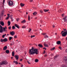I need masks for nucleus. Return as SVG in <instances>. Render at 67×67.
Wrapping results in <instances>:
<instances>
[{"label": "nucleus", "instance_id": "nucleus-31", "mask_svg": "<svg viewBox=\"0 0 67 67\" xmlns=\"http://www.w3.org/2000/svg\"><path fill=\"white\" fill-rule=\"evenodd\" d=\"M55 49V47H54L52 49H51V51H53V50H54Z\"/></svg>", "mask_w": 67, "mask_h": 67}, {"label": "nucleus", "instance_id": "nucleus-53", "mask_svg": "<svg viewBox=\"0 0 67 67\" xmlns=\"http://www.w3.org/2000/svg\"><path fill=\"white\" fill-rule=\"evenodd\" d=\"M43 49H45V50H46V48H45V47H44L43 48Z\"/></svg>", "mask_w": 67, "mask_h": 67}, {"label": "nucleus", "instance_id": "nucleus-4", "mask_svg": "<svg viewBox=\"0 0 67 67\" xmlns=\"http://www.w3.org/2000/svg\"><path fill=\"white\" fill-rule=\"evenodd\" d=\"M8 62L5 61L0 63V64L1 65H7V64H8Z\"/></svg>", "mask_w": 67, "mask_h": 67}, {"label": "nucleus", "instance_id": "nucleus-25", "mask_svg": "<svg viewBox=\"0 0 67 67\" xmlns=\"http://www.w3.org/2000/svg\"><path fill=\"white\" fill-rule=\"evenodd\" d=\"M8 26L10 25V24H11V23L9 21H8Z\"/></svg>", "mask_w": 67, "mask_h": 67}, {"label": "nucleus", "instance_id": "nucleus-32", "mask_svg": "<svg viewBox=\"0 0 67 67\" xmlns=\"http://www.w3.org/2000/svg\"><path fill=\"white\" fill-rule=\"evenodd\" d=\"M12 39V37H10L9 38V40L11 41Z\"/></svg>", "mask_w": 67, "mask_h": 67}, {"label": "nucleus", "instance_id": "nucleus-21", "mask_svg": "<svg viewBox=\"0 0 67 67\" xmlns=\"http://www.w3.org/2000/svg\"><path fill=\"white\" fill-rule=\"evenodd\" d=\"M12 56H14V55L15 54V53H14V51H13L12 53Z\"/></svg>", "mask_w": 67, "mask_h": 67}, {"label": "nucleus", "instance_id": "nucleus-63", "mask_svg": "<svg viewBox=\"0 0 67 67\" xmlns=\"http://www.w3.org/2000/svg\"><path fill=\"white\" fill-rule=\"evenodd\" d=\"M7 15H8V16H9L10 15V14H8Z\"/></svg>", "mask_w": 67, "mask_h": 67}, {"label": "nucleus", "instance_id": "nucleus-45", "mask_svg": "<svg viewBox=\"0 0 67 67\" xmlns=\"http://www.w3.org/2000/svg\"><path fill=\"white\" fill-rule=\"evenodd\" d=\"M40 12L41 13H43V11L42 10H40Z\"/></svg>", "mask_w": 67, "mask_h": 67}, {"label": "nucleus", "instance_id": "nucleus-16", "mask_svg": "<svg viewBox=\"0 0 67 67\" xmlns=\"http://www.w3.org/2000/svg\"><path fill=\"white\" fill-rule=\"evenodd\" d=\"M13 62L14 63H15V64L16 65H18V64H19V63L17 61H13Z\"/></svg>", "mask_w": 67, "mask_h": 67}, {"label": "nucleus", "instance_id": "nucleus-37", "mask_svg": "<svg viewBox=\"0 0 67 67\" xmlns=\"http://www.w3.org/2000/svg\"><path fill=\"white\" fill-rule=\"evenodd\" d=\"M12 16H13V15H10V19H12Z\"/></svg>", "mask_w": 67, "mask_h": 67}, {"label": "nucleus", "instance_id": "nucleus-33", "mask_svg": "<svg viewBox=\"0 0 67 67\" xmlns=\"http://www.w3.org/2000/svg\"><path fill=\"white\" fill-rule=\"evenodd\" d=\"M44 38H46V37L48 38V37L47 35H46V36H44Z\"/></svg>", "mask_w": 67, "mask_h": 67}, {"label": "nucleus", "instance_id": "nucleus-13", "mask_svg": "<svg viewBox=\"0 0 67 67\" xmlns=\"http://www.w3.org/2000/svg\"><path fill=\"white\" fill-rule=\"evenodd\" d=\"M0 24L1 25H2V26H4V23L3 21L1 22Z\"/></svg>", "mask_w": 67, "mask_h": 67}, {"label": "nucleus", "instance_id": "nucleus-27", "mask_svg": "<svg viewBox=\"0 0 67 67\" xmlns=\"http://www.w3.org/2000/svg\"><path fill=\"white\" fill-rule=\"evenodd\" d=\"M61 10H62V9H59L58 10V12L59 13H61L62 12V11Z\"/></svg>", "mask_w": 67, "mask_h": 67}, {"label": "nucleus", "instance_id": "nucleus-5", "mask_svg": "<svg viewBox=\"0 0 67 67\" xmlns=\"http://www.w3.org/2000/svg\"><path fill=\"white\" fill-rule=\"evenodd\" d=\"M63 22H67V16H65V17L63 19V20H62Z\"/></svg>", "mask_w": 67, "mask_h": 67}, {"label": "nucleus", "instance_id": "nucleus-34", "mask_svg": "<svg viewBox=\"0 0 67 67\" xmlns=\"http://www.w3.org/2000/svg\"><path fill=\"white\" fill-rule=\"evenodd\" d=\"M0 41L1 42H4L3 40L2 39H1Z\"/></svg>", "mask_w": 67, "mask_h": 67}, {"label": "nucleus", "instance_id": "nucleus-2", "mask_svg": "<svg viewBox=\"0 0 67 67\" xmlns=\"http://www.w3.org/2000/svg\"><path fill=\"white\" fill-rule=\"evenodd\" d=\"M64 30L65 32L62 34V36L63 37L66 36L67 34V31L66 30V29H64Z\"/></svg>", "mask_w": 67, "mask_h": 67}, {"label": "nucleus", "instance_id": "nucleus-58", "mask_svg": "<svg viewBox=\"0 0 67 67\" xmlns=\"http://www.w3.org/2000/svg\"><path fill=\"white\" fill-rule=\"evenodd\" d=\"M30 2H33V0H30Z\"/></svg>", "mask_w": 67, "mask_h": 67}, {"label": "nucleus", "instance_id": "nucleus-12", "mask_svg": "<svg viewBox=\"0 0 67 67\" xmlns=\"http://www.w3.org/2000/svg\"><path fill=\"white\" fill-rule=\"evenodd\" d=\"M38 47H40L41 48H42V47H43V45L42 44H39L38 45Z\"/></svg>", "mask_w": 67, "mask_h": 67}, {"label": "nucleus", "instance_id": "nucleus-40", "mask_svg": "<svg viewBox=\"0 0 67 67\" xmlns=\"http://www.w3.org/2000/svg\"><path fill=\"white\" fill-rule=\"evenodd\" d=\"M30 30L29 31V32H31V31H32V29H29Z\"/></svg>", "mask_w": 67, "mask_h": 67}, {"label": "nucleus", "instance_id": "nucleus-59", "mask_svg": "<svg viewBox=\"0 0 67 67\" xmlns=\"http://www.w3.org/2000/svg\"><path fill=\"white\" fill-rule=\"evenodd\" d=\"M10 45L11 46H12V45H13V44H12V43H11L10 44Z\"/></svg>", "mask_w": 67, "mask_h": 67}, {"label": "nucleus", "instance_id": "nucleus-62", "mask_svg": "<svg viewBox=\"0 0 67 67\" xmlns=\"http://www.w3.org/2000/svg\"><path fill=\"white\" fill-rule=\"evenodd\" d=\"M3 30L5 29V27H3Z\"/></svg>", "mask_w": 67, "mask_h": 67}, {"label": "nucleus", "instance_id": "nucleus-8", "mask_svg": "<svg viewBox=\"0 0 67 67\" xmlns=\"http://www.w3.org/2000/svg\"><path fill=\"white\" fill-rule=\"evenodd\" d=\"M14 57L15 58H16V60H18V59H19V56L18 55H15L14 56Z\"/></svg>", "mask_w": 67, "mask_h": 67}, {"label": "nucleus", "instance_id": "nucleus-26", "mask_svg": "<svg viewBox=\"0 0 67 67\" xmlns=\"http://www.w3.org/2000/svg\"><path fill=\"white\" fill-rule=\"evenodd\" d=\"M33 14L34 15H36V14H37V13L36 12H34L33 13Z\"/></svg>", "mask_w": 67, "mask_h": 67}, {"label": "nucleus", "instance_id": "nucleus-51", "mask_svg": "<svg viewBox=\"0 0 67 67\" xmlns=\"http://www.w3.org/2000/svg\"><path fill=\"white\" fill-rule=\"evenodd\" d=\"M3 31L4 32H5V31H7V30H3Z\"/></svg>", "mask_w": 67, "mask_h": 67}, {"label": "nucleus", "instance_id": "nucleus-20", "mask_svg": "<svg viewBox=\"0 0 67 67\" xmlns=\"http://www.w3.org/2000/svg\"><path fill=\"white\" fill-rule=\"evenodd\" d=\"M26 22V21H25V20L24 19L23 20L21 21V23H25Z\"/></svg>", "mask_w": 67, "mask_h": 67}, {"label": "nucleus", "instance_id": "nucleus-24", "mask_svg": "<svg viewBox=\"0 0 67 67\" xmlns=\"http://www.w3.org/2000/svg\"><path fill=\"white\" fill-rule=\"evenodd\" d=\"M66 66V65L65 64H63L61 66V67H65Z\"/></svg>", "mask_w": 67, "mask_h": 67}, {"label": "nucleus", "instance_id": "nucleus-11", "mask_svg": "<svg viewBox=\"0 0 67 67\" xmlns=\"http://www.w3.org/2000/svg\"><path fill=\"white\" fill-rule=\"evenodd\" d=\"M7 46H5L3 48V51H5V50H7Z\"/></svg>", "mask_w": 67, "mask_h": 67}, {"label": "nucleus", "instance_id": "nucleus-9", "mask_svg": "<svg viewBox=\"0 0 67 67\" xmlns=\"http://www.w3.org/2000/svg\"><path fill=\"white\" fill-rule=\"evenodd\" d=\"M10 34L12 36H13L15 34V32L13 31H12L10 33Z\"/></svg>", "mask_w": 67, "mask_h": 67}, {"label": "nucleus", "instance_id": "nucleus-1", "mask_svg": "<svg viewBox=\"0 0 67 67\" xmlns=\"http://www.w3.org/2000/svg\"><path fill=\"white\" fill-rule=\"evenodd\" d=\"M38 52L37 49H35L33 47H32L31 49H30L29 50V53L30 54V55H34L35 54H38Z\"/></svg>", "mask_w": 67, "mask_h": 67}, {"label": "nucleus", "instance_id": "nucleus-54", "mask_svg": "<svg viewBox=\"0 0 67 67\" xmlns=\"http://www.w3.org/2000/svg\"><path fill=\"white\" fill-rule=\"evenodd\" d=\"M63 32H64V31H62L61 33V34H62Z\"/></svg>", "mask_w": 67, "mask_h": 67}, {"label": "nucleus", "instance_id": "nucleus-35", "mask_svg": "<svg viewBox=\"0 0 67 67\" xmlns=\"http://www.w3.org/2000/svg\"><path fill=\"white\" fill-rule=\"evenodd\" d=\"M22 28L23 29H25V28H26V26H23L22 27Z\"/></svg>", "mask_w": 67, "mask_h": 67}, {"label": "nucleus", "instance_id": "nucleus-14", "mask_svg": "<svg viewBox=\"0 0 67 67\" xmlns=\"http://www.w3.org/2000/svg\"><path fill=\"white\" fill-rule=\"evenodd\" d=\"M20 6L21 7H24V5L25 4H23V3H21L20 4Z\"/></svg>", "mask_w": 67, "mask_h": 67}, {"label": "nucleus", "instance_id": "nucleus-57", "mask_svg": "<svg viewBox=\"0 0 67 67\" xmlns=\"http://www.w3.org/2000/svg\"><path fill=\"white\" fill-rule=\"evenodd\" d=\"M65 51L66 53H67V49H66Z\"/></svg>", "mask_w": 67, "mask_h": 67}, {"label": "nucleus", "instance_id": "nucleus-42", "mask_svg": "<svg viewBox=\"0 0 67 67\" xmlns=\"http://www.w3.org/2000/svg\"><path fill=\"white\" fill-rule=\"evenodd\" d=\"M8 29L9 30H11V26H10L8 27Z\"/></svg>", "mask_w": 67, "mask_h": 67}, {"label": "nucleus", "instance_id": "nucleus-28", "mask_svg": "<svg viewBox=\"0 0 67 67\" xmlns=\"http://www.w3.org/2000/svg\"><path fill=\"white\" fill-rule=\"evenodd\" d=\"M12 29L13 30H14V29H15L16 28H15V26H13L12 27Z\"/></svg>", "mask_w": 67, "mask_h": 67}, {"label": "nucleus", "instance_id": "nucleus-55", "mask_svg": "<svg viewBox=\"0 0 67 67\" xmlns=\"http://www.w3.org/2000/svg\"><path fill=\"white\" fill-rule=\"evenodd\" d=\"M47 56V54H45L44 55L45 57H46Z\"/></svg>", "mask_w": 67, "mask_h": 67}, {"label": "nucleus", "instance_id": "nucleus-61", "mask_svg": "<svg viewBox=\"0 0 67 67\" xmlns=\"http://www.w3.org/2000/svg\"><path fill=\"white\" fill-rule=\"evenodd\" d=\"M52 27H55V25H53Z\"/></svg>", "mask_w": 67, "mask_h": 67}, {"label": "nucleus", "instance_id": "nucleus-19", "mask_svg": "<svg viewBox=\"0 0 67 67\" xmlns=\"http://www.w3.org/2000/svg\"><path fill=\"white\" fill-rule=\"evenodd\" d=\"M43 11L44 12H48V11H49V9H44Z\"/></svg>", "mask_w": 67, "mask_h": 67}, {"label": "nucleus", "instance_id": "nucleus-48", "mask_svg": "<svg viewBox=\"0 0 67 67\" xmlns=\"http://www.w3.org/2000/svg\"><path fill=\"white\" fill-rule=\"evenodd\" d=\"M61 10H61V12H63V11H64V9H61Z\"/></svg>", "mask_w": 67, "mask_h": 67}, {"label": "nucleus", "instance_id": "nucleus-46", "mask_svg": "<svg viewBox=\"0 0 67 67\" xmlns=\"http://www.w3.org/2000/svg\"><path fill=\"white\" fill-rule=\"evenodd\" d=\"M14 38H17V36L16 35H15L14 37Z\"/></svg>", "mask_w": 67, "mask_h": 67}, {"label": "nucleus", "instance_id": "nucleus-23", "mask_svg": "<svg viewBox=\"0 0 67 67\" xmlns=\"http://www.w3.org/2000/svg\"><path fill=\"white\" fill-rule=\"evenodd\" d=\"M1 14L2 15H1V16H3L4 15V11H2Z\"/></svg>", "mask_w": 67, "mask_h": 67}, {"label": "nucleus", "instance_id": "nucleus-15", "mask_svg": "<svg viewBox=\"0 0 67 67\" xmlns=\"http://www.w3.org/2000/svg\"><path fill=\"white\" fill-rule=\"evenodd\" d=\"M3 41L4 42H7V41H8V39L6 38H5L3 39Z\"/></svg>", "mask_w": 67, "mask_h": 67}, {"label": "nucleus", "instance_id": "nucleus-52", "mask_svg": "<svg viewBox=\"0 0 67 67\" xmlns=\"http://www.w3.org/2000/svg\"><path fill=\"white\" fill-rule=\"evenodd\" d=\"M3 3H4V2H5V0H3Z\"/></svg>", "mask_w": 67, "mask_h": 67}, {"label": "nucleus", "instance_id": "nucleus-29", "mask_svg": "<svg viewBox=\"0 0 67 67\" xmlns=\"http://www.w3.org/2000/svg\"><path fill=\"white\" fill-rule=\"evenodd\" d=\"M35 62H36V63H37V62H38V60L37 59H36L35 60Z\"/></svg>", "mask_w": 67, "mask_h": 67}, {"label": "nucleus", "instance_id": "nucleus-44", "mask_svg": "<svg viewBox=\"0 0 67 67\" xmlns=\"http://www.w3.org/2000/svg\"><path fill=\"white\" fill-rule=\"evenodd\" d=\"M19 20H20V19L19 18L16 19V20L17 22H18V21H19Z\"/></svg>", "mask_w": 67, "mask_h": 67}, {"label": "nucleus", "instance_id": "nucleus-47", "mask_svg": "<svg viewBox=\"0 0 67 67\" xmlns=\"http://www.w3.org/2000/svg\"><path fill=\"white\" fill-rule=\"evenodd\" d=\"M11 43L12 44H13V45H14V42L13 41Z\"/></svg>", "mask_w": 67, "mask_h": 67}, {"label": "nucleus", "instance_id": "nucleus-22", "mask_svg": "<svg viewBox=\"0 0 67 67\" xmlns=\"http://www.w3.org/2000/svg\"><path fill=\"white\" fill-rule=\"evenodd\" d=\"M44 46H45V47H48V44H46L45 43L44 44Z\"/></svg>", "mask_w": 67, "mask_h": 67}, {"label": "nucleus", "instance_id": "nucleus-30", "mask_svg": "<svg viewBox=\"0 0 67 67\" xmlns=\"http://www.w3.org/2000/svg\"><path fill=\"white\" fill-rule=\"evenodd\" d=\"M28 20L29 21H30V16L29 15H28Z\"/></svg>", "mask_w": 67, "mask_h": 67}, {"label": "nucleus", "instance_id": "nucleus-50", "mask_svg": "<svg viewBox=\"0 0 67 67\" xmlns=\"http://www.w3.org/2000/svg\"><path fill=\"white\" fill-rule=\"evenodd\" d=\"M4 36H5L4 35H3V36H2V37H3V38H4Z\"/></svg>", "mask_w": 67, "mask_h": 67}, {"label": "nucleus", "instance_id": "nucleus-41", "mask_svg": "<svg viewBox=\"0 0 67 67\" xmlns=\"http://www.w3.org/2000/svg\"><path fill=\"white\" fill-rule=\"evenodd\" d=\"M35 37V35L31 36V37L32 38V37Z\"/></svg>", "mask_w": 67, "mask_h": 67}, {"label": "nucleus", "instance_id": "nucleus-64", "mask_svg": "<svg viewBox=\"0 0 67 67\" xmlns=\"http://www.w3.org/2000/svg\"><path fill=\"white\" fill-rule=\"evenodd\" d=\"M62 16H63V15H64V14H62Z\"/></svg>", "mask_w": 67, "mask_h": 67}, {"label": "nucleus", "instance_id": "nucleus-36", "mask_svg": "<svg viewBox=\"0 0 67 67\" xmlns=\"http://www.w3.org/2000/svg\"><path fill=\"white\" fill-rule=\"evenodd\" d=\"M58 57V55H56L54 57V58L55 59H56V58H57V57Z\"/></svg>", "mask_w": 67, "mask_h": 67}, {"label": "nucleus", "instance_id": "nucleus-7", "mask_svg": "<svg viewBox=\"0 0 67 67\" xmlns=\"http://www.w3.org/2000/svg\"><path fill=\"white\" fill-rule=\"evenodd\" d=\"M3 32V27L0 25V33H2Z\"/></svg>", "mask_w": 67, "mask_h": 67}, {"label": "nucleus", "instance_id": "nucleus-49", "mask_svg": "<svg viewBox=\"0 0 67 67\" xmlns=\"http://www.w3.org/2000/svg\"><path fill=\"white\" fill-rule=\"evenodd\" d=\"M23 60V59H21L20 60V62H21V61H22Z\"/></svg>", "mask_w": 67, "mask_h": 67}, {"label": "nucleus", "instance_id": "nucleus-17", "mask_svg": "<svg viewBox=\"0 0 67 67\" xmlns=\"http://www.w3.org/2000/svg\"><path fill=\"white\" fill-rule=\"evenodd\" d=\"M14 25H15V27H17L18 29H19L20 28V27H19V26H18V25H17V24H15Z\"/></svg>", "mask_w": 67, "mask_h": 67}, {"label": "nucleus", "instance_id": "nucleus-43", "mask_svg": "<svg viewBox=\"0 0 67 67\" xmlns=\"http://www.w3.org/2000/svg\"><path fill=\"white\" fill-rule=\"evenodd\" d=\"M9 16H8V17H7V18L6 19V20H8L9 19Z\"/></svg>", "mask_w": 67, "mask_h": 67}, {"label": "nucleus", "instance_id": "nucleus-60", "mask_svg": "<svg viewBox=\"0 0 67 67\" xmlns=\"http://www.w3.org/2000/svg\"><path fill=\"white\" fill-rule=\"evenodd\" d=\"M21 67H23V64H21Z\"/></svg>", "mask_w": 67, "mask_h": 67}, {"label": "nucleus", "instance_id": "nucleus-3", "mask_svg": "<svg viewBox=\"0 0 67 67\" xmlns=\"http://www.w3.org/2000/svg\"><path fill=\"white\" fill-rule=\"evenodd\" d=\"M8 4L9 6H12L13 5V2L12 1H8Z\"/></svg>", "mask_w": 67, "mask_h": 67}, {"label": "nucleus", "instance_id": "nucleus-56", "mask_svg": "<svg viewBox=\"0 0 67 67\" xmlns=\"http://www.w3.org/2000/svg\"><path fill=\"white\" fill-rule=\"evenodd\" d=\"M45 53H46V51H45L44 50V54H45Z\"/></svg>", "mask_w": 67, "mask_h": 67}, {"label": "nucleus", "instance_id": "nucleus-38", "mask_svg": "<svg viewBox=\"0 0 67 67\" xmlns=\"http://www.w3.org/2000/svg\"><path fill=\"white\" fill-rule=\"evenodd\" d=\"M42 34L43 35H45L46 34V33H43Z\"/></svg>", "mask_w": 67, "mask_h": 67}, {"label": "nucleus", "instance_id": "nucleus-39", "mask_svg": "<svg viewBox=\"0 0 67 67\" xmlns=\"http://www.w3.org/2000/svg\"><path fill=\"white\" fill-rule=\"evenodd\" d=\"M59 49H60V50H62V47L60 46L59 47Z\"/></svg>", "mask_w": 67, "mask_h": 67}, {"label": "nucleus", "instance_id": "nucleus-6", "mask_svg": "<svg viewBox=\"0 0 67 67\" xmlns=\"http://www.w3.org/2000/svg\"><path fill=\"white\" fill-rule=\"evenodd\" d=\"M64 60H65V62L66 64H67V57H64L63 59Z\"/></svg>", "mask_w": 67, "mask_h": 67}, {"label": "nucleus", "instance_id": "nucleus-10", "mask_svg": "<svg viewBox=\"0 0 67 67\" xmlns=\"http://www.w3.org/2000/svg\"><path fill=\"white\" fill-rule=\"evenodd\" d=\"M61 43V42L60 41H58L56 42L57 44H58V45L60 44Z\"/></svg>", "mask_w": 67, "mask_h": 67}, {"label": "nucleus", "instance_id": "nucleus-18", "mask_svg": "<svg viewBox=\"0 0 67 67\" xmlns=\"http://www.w3.org/2000/svg\"><path fill=\"white\" fill-rule=\"evenodd\" d=\"M5 52L7 54H9L10 53V51L8 50H7L5 51Z\"/></svg>", "mask_w": 67, "mask_h": 67}]
</instances>
